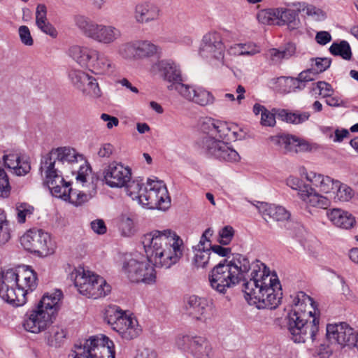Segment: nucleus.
<instances>
[{"label":"nucleus","mask_w":358,"mask_h":358,"mask_svg":"<svg viewBox=\"0 0 358 358\" xmlns=\"http://www.w3.org/2000/svg\"><path fill=\"white\" fill-rule=\"evenodd\" d=\"M142 243L149 263L131 259L122 266L133 282L155 283L156 271L152 265L170 268L182 259L185 248L181 237L170 229L152 230L144 235Z\"/></svg>","instance_id":"nucleus-1"},{"label":"nucleus","mask_w":358,"mask_h":358,"mask_svg":"<svg viewBox=\"0 0 358 358\" xmlns=\"http://www.w3.org/2000/svg\"><path fill=\"white\" fill-rule=\"evenodd\" d=\"M248 279L244 276L243 291L250 305L258 309H275L282 299L281 285L275 272L257 260L250 264Z\"/></svg>","instance_id":"nucleus-2"},{"label":"nucleus","mask_w":358,"mask_h":358,"mask_svg":"<svg viewBox=\"0 0 358 358\" xmlns=\"http://www.w3.org/2000/svg\"><path fill=\"white\" fill-rule=\"evenodd\" d=\"M291 310L287 317V327L294 343L315 342L319 331L320 311L316 303L303 292L290 296Z\"/></svg>","instance_id":"nucleus-3"},{"label":"nucleus","mask_w":358,"mask_h":358,"mask_svg":"<svg viewBox=\"0 0 358 358\" xmlns=\"http://www.w3.org/2000/svg\"><path fill=\"white\" fill-rule=\"evenodd\" d=\"M201 136L196 145L201 152L220 162L236 163L241 159L238 152L227 141L237 138V132L226 122L206 118L201 125Z\"/></svg>","instance_id":"nucleus-4"},{"label":"nucleus","mask_w":358,"mask_h":358,"mask_svg":"<svg viewBox=\"0 0 358 358\" xmlns=\"http://www.w3.org/2000/svg\"><path fill=\"white\" fill-rule=\"evenodd\" d=\"M248 259L240 254L231 261L224 259L215 266L208 274L211 288L224 294L227 289L238 284L250 271Z\"/></svg>","instance_id":"nucleus-5"},{"label":"nucleus","mask_w":358,"mask_h":358,"mask_svg":"<svg viewBox=\"0 0 358 358\" xmlns=\"http://www.w3.org/2000/svg\"><path fill=\"white\" fill-rule=\"evenodd\" d=\"M75 26L80 34L90 40L103 45L115 43L122 36V31L113 24L97 23L85 15L73 17Z\"/></svg>","instance_id":"nucleus-6"},{"label":"nucleus","mask_w":358,"mask_h":358,"mask_svg":"<svg viewBox=\"0 0 358 358\" xmlns=\"http://www.w3.org/2000/svg\"><path fill=\"white\" fill-rule=\"evenodd\" d=\"M83 160V156L70 147H60L52 149L41 160L40 171L45 174V182L55 180L56 177L63 178L59 171L61 165L74 164Z\"/></svg>","instance_id":"nucleus-7"},{"label":"nucleus","mask_w":358,"mask_h":358,"mask_svg":"<svg viewBox=\"0 0 358 358\" xmlns=\"http://www.w3.org/2000/svg\"><path fill=\"white\" fill-rule=\"evenodd\" d=\"M79 293L89 299H97L110 292V286L101 276L83 267L75 268L70 275Z\"/></svg>","instance_id":"nucleus-8"},{"label":"nucleus","mask_w":358,"mask_h":358,"mask_svg":"<svg viewBox=\"0 0 358 358\" xmlns=\"http://www.w3.org/2000/svg\"><path fill=\"white\" fill-rule=\"evenodd\" d=\"M113 342L105 335L90 336L83 343L76 344L73 358H115Z\"/></svg>","instance_id":"nucleus-9"},{"label":"nucleus","mask_w":358,"mask_h":358,"mask_svg":"<svg viewBox=\"0 0 358 358\" xmlns=\"http://www.w3.org/2000/svg\"><path fill=\"white\" fill-rule=\"evenodd\" d=\"M140 203L149 208L167 209L170 206L171 199L164 182L148 179L140 195Z\"/></svg>","instance_id":"nucleus-10"},{"label":"nucleus","mask_w":358,"mask_h":358,"mask_svg":"<svg viewBox=\"0 0 358 358\" xmlns=\"http://www.w3.org/2000/svg\"><path fill=\"white\" fill-rule=\"evenodd\" d=\"M199 52L212 65L223 66L224 64L225 45L222 34L216 31H211L204 34L200 43Z\"/></svg>","instance_id":"nucleus-11"},{"label":"nucleus","mask_w":358,"mask_h":358,"mask_svg":"<svg viewBox=\"0 0 358 358\" xmlns=\"http://www.w3.org/2000/svg\"><path fill=\"white\" fill-rule=\"evenodd\" d=\"M0 297L15 307L24 305L27 301L24 292L17 287L15 270L8 269L1 273L0 280Z\"/></svg>","instance_id":"nucleus-12"},{"label":"nucleus","mask_w":358,"mask_h":358,"mask_svg":"<svg viewBox=\"0 0 358 358\" xmlns=\"http://www.w3.org/2000/svg\"><path fill=\"white\" fill-rule=\"evenodd\" d=\"M52 196L69 201L76 206H79L87 202L92 194L70 187L71 184L64 180V178L56 177V181L47 183Z\"/></svg>","instance_id":"nucleus-13"},{"label":"nucleus","mask_w":358,"mask_h":358,"mask_svg":"<svg viewBox=\"0 0 358 358\" xmlns=\"http://www.w3.org/2000/svg\"><path fill=\"white\" fill-rule=\"evenodd\" d=\"M176 345L180 350L188 352L196 358H209L212 347L204 337L192 335H178Z\"/></svg>","instance_id":"nucleus-14"},{"label":"nucleus","mask_w":358,"mask_h":358,"mask_svg":"<svg viewBox=\"0 0 358 358\" xmlns=\"http://www.w3.org/2000/svg\"><path fill=\"white\" fill-rule=\"evenodd\" d=\"M210 304L204 297L196 295L184 299L183 315L191 320L206 322L210 317Z\"/></svg>","instance_id":"nucleus-15"},{"label":"nucleus","mask_w":358,"mask_h":358,"mask_svg":"<svg viewBox=\"0 0 358 358\" xmlns=\"http://www.w3.org/2000/svg\"><path fill=\"white\" fill-rule=\"evenodd\" d=\"M105 183L112 188H121L131 182V169L121 162H113L103 170Z\"/></svg>","instance_id":"nucleus-16"},{"label":"nucleus","mask_w":358,"mask_h":358,"mask_svg":"<svg viewBox=\"0 0 358 358\" xmlns=\"http://www.w3.org/2000/svg\"><path fill=\"white\" fill-rule=\"evenodd\" d=\"M326 336L331 344L341 347L355 345L356 347L357 334L347 323L330 324L327 326Z\"/></svg>","instance_id":"nucleus-17"},{"label":"nucleus","mask_w":358,"mask_h":358,"mask_svg":"<svg viewBox=\"0 0 358 358\" xmlns=\"http://www.w3.org/2000/svg\"><path fill=\"white\" fill-rule=\"evenodd\" d=\"M53 319L48 313L35 306L25 313L22 327L27 331L37 334L49 327L52 324Z\"/></svg>","instance_id":"nucleus-18"},{"label":"nucleus","mask_w":358,"mask_h":358,"mask_svg":"<svg viewBox=\"0 0 358 358\" xmlns=\"http://www.w3.org/2000/svg\"><path fill=\"white\" fill-rule=\"evenodd\" d=\"M310 67L301 72L298 77L289 78L295 90H301L305 88L306 83L314 80L317 75L326 71L331 65V59L327 57L310 59Z\"/></svg>","instance_id":"nucleus-19"},{"label":"nucleus","mask_w":358,"mask_h":358,"mask_svg":"<svg viewBox=\"0 0 358 358\" xmlns=\"http://www.w3.org/2000/svg\"><path fill=\"white\" fill-rule=\"evenodd\" d=\"M20 243L23 248L31 252L43 253L50 249V236L41 229H30L21 238Z\"/></svg>","instance_id":"nucleus-20"},{"label":"nucleus","mask_w":358,"mask_h":358,"mask_svg":"<svg viewBox=\"0 0 358 358\" xmlns=\"http://www.w3.org/2000/svg\"><path fill=\"white\" fill-rule=\"evenodd\" d=\"M153 68H157L160 72L164 80L170 83L169 90L177 92L178 85H185L180 65L172 59H162L155 64Z\"/></svg>","instance_id":"nucleus-21"},{"label":"nucleus","mask_w":358,"mask_h":358,"mask_svg":"<svg viewBox=\"0 0 358 358\" xmlns=\"http://www.w3.org/2000/svg\"><path fill=\"white\" fill-rule=\"evenodd\" d=\"M177 92L187 101L201 106L211 105L215 101V97L210 92L196 85H178Z\"/></svg>","instance_id":"nucleus-22"},{"label":"nucleus","mask_w":358,"mask_h":358,"mask_svg":"<svg viewBox=\"0 0 358 358\" xmlns=\"http://www.w3.org/2000/svg\"><path fill=\"white\" fill-rule=\"evenodd\" d=\"M270 140L285 154L297 153L307 148V145L302 139L293 135L274 136H271Z\"/></svg>","instance_id":"nucleus-23"},{"label":"nucleus","mask_w":358,"mask_h":358,"mask_svg":"<svg viewBox=\"0 0 358 358\" xmlns=\"http://www.w3.org/2000/svg\"><path fill=\"white\" fill-rule=\"evenodd\" d=\"M162 15L160 7L150 1L141 2L136 5L134 17L136 22L147 24L157 21Z\"/></svg>","instance_id":"nucleus-24"},{"label":"nucleus","mask_w":358,"mask_h":358,"mask_svg":"<svg viewBox=\"0 0 358 358\" xmlns=\"http://www.w3.org/2000/svg\"><path fill=\"white\" fill-rule=\"evenodd\" d=\"M114 331H117L122 338L132 340L140 335L142 329L134 316L125 313L123 317L116 324Z\"/></svg>","instance_id":"nucleus-25"},{"label":"nucleus","mask_w":358,"mask_h":358,"mask_svg":"<svg viewBox=\"0 0 358 358\" xmlns=\"http://www.w3.org/2000/svg\"><path fill=\"white\" fill-rule=\"evenodd\" d=\"M2 160L6 167L13 170L17 176H24L31 170V166L27 158L21 157L17 152H10L4 154Z\"/></svg>","instance_id":"nucleus-26"},{"label":"nucleus","mask_w":358,"mask_h":358,"mask_svg":"<svg viewBox=\"0 0 358 358\" xmlns=\"http://www.w3.org/2000/svg\"><path fill=\"white\" fill-rule=\"evenodd\" d=\"M96 49L87 45H73L67 55L81 67H90Z\"/></svg>","instance_id":"nucleus-27"},{"label":"nucleus","mask_w":358,"mask_h":358,"mask_svg":"<svg viewBox=\"0 0 358 358\" xmlns=\"http://www.w3.org/2000/svg\"><path fill=\"white\" fill-rule=\"evenodd\" d=\"M17 278V287L24 292V296L32 292L37 287V274L29 266H24L22 269L15 271Z\"/></svg>","instance_id":"nucleus-28"},{"label":"nucleus","mask_w":358,"mask_h":358,"mask_svg":"<svg viewBox=\"0 0 358 358\" xmlns=\"http://www.w3.org/2000/svg\"><path fill=\"white\" fill-rule=\"evenodd\" d=\"M93 71L100 75H110L116 71V64L113 59L105 52L96 50L90 66Z\"/></svg>","instance_id":"nucleus-29"},{"label":"nucleus","mask_w":358,"mask_h":358,"mask_svg":"<svg viewBox=\"0 0 358 358\" xmlns=\"http://www.w3.org/2000/svg\"><path fill=\"white\" fill-rule=\"evenodd\" d=\"M252 203L263 216H268V217L278 222L288 220L291 216L290 213L281 206L259 201H256V203Z\"/></svg>","instance_id":"nucleus-30"},{"label":"nucleus","mask_w":358,"mask_h":358,"mask_svg":"<svg viewBox=\"0 0 358 358\" xmlns=\"http://www.w3.org/2000/svg\"><path fill=\"white\" fill-rule=\"evenodd\" d=\"M299 196L309 206L325 209L330 205L327 197L315 192L308 185H304L303 189H300Z\"/></svg>","instance_id":"nucleus-31"},{"label":"nucleus","mask_w":358,"mask_h":358,"mask_svg":"<svg viewBox=\"0 0 358 358\" xmlns=\"http://www.w3.org/2000/svg\"><path fill=\"white\" fill-rule=\"evenodd\" d=\"M62 297V292L60 290H55L52 293H48L43 295L36 307L43 310L55 318L59 309V302Z\"/></svg>","instance_id":"nucleus-32"},{"label":"nucleus","mask_w":358,"mask_h":358,"mask_svg":"<svg viewBox=\"0 0 358 358\" xmlns=\"http://www.w3.org/2000/svg\"><path fill=\"white\" fill-rule=\"evenodd\" d=\"M117 227L122 236L131 237L136 232V217L131 212H124L116 219Z\"/></svg>","instance_id":"nucleus-33"},{"label":"nucleus","mask_w":358,"mask_h":358,"mask_svg":"<svg viewBox=\"0 0 358 358\" xmlns=\"http://www.w3.org/2000/svg\"><path fill=\"white\" fill-rule=\"evenodd\" d=\"M327 215L329 220L339 228L348 229L355 224V218L351 213L339 208L328 211Z\"/></svg>","instance_id":"nucleus-34"},{"label":"nucleus","mask_w":358,"mask_h":358,"mask_svg":"<svg viewBox=\"0 0 358 358\" xmlns=\"http://www.w3.org/2000/svg\"><path fill=\"white\" fill-rule=\"evenodd\" d=\"M306 178L313 185L318 187L320 191L323 193H329L335 189L336 180H334L329 176H325L315 172L310 171L306 173Z\"/></svg>","instance_id":"nucleus-35"},{"label":"nucleus","mask_w":358,"mask_h":358,"mask_svg":"<svg viewBox=\"0 0 358 358\" xmlns=\"http://www.w3.org/2000/svg\"><path fill=\"white\" fill-rule=\"evenodd\" d=\"M274 15L279 20V24H287L289 29H296L298 28L300 21L298 18V11L280 8L274 11Z\"/></svg>","instance_id":"nucleus-36"},{"label":"nucleus","mask_w":358,"mask_h":358,"mask_svg":"<svg viewBox=\"0 0 358 358\" xmlns=\"http://www.w3.org/2000/svg\"><path fill=\"white\" fill-rule=\"evenodd\" d=\"M277 118L289 124H299L307 121L310 117V113L296 110L294 112L286 109L279 108L275 110Z\"/></svg>","instance_id":"nucleus-37"},{"label":"nucleus","mask_w":358,"mask_h":358,"mask_svg":"<svg viewBox=\"0 0 358 358\" xmlns=\"http://www.w3.org/2000/svg\"><path fill=\"white\" fill-rule=\"evenodd\" d=\"M296 47L289 43L282 49L272 48L268 52V55L275 64L280 62L282 59H287L294 55Z\"/></svg>","instance_id":"nucleus-38"},{"label":"nucleus","mask_w":358,"mask_h":358,"mask_svg":"<svg viewBox=\"0 0 358 358\" xmlns=\"http://www.w3.org/2000/svg\"><path fill=\"white\" fill-rule=\"evenodd\" d=\"M137 59L148 58L158 52L159 48L149 41H136Z\"/></svg>","instance_id":"nucleus-39"},{"label":"nucleus","mask_w":358,"mask_h":358,"mask_svg":"<svg viewBox=\"0 0 358 358\" xmlns=\"http://www.w3.org/2000/svg\"><path fill=\"white\" fill-rule=\"evenodd\" d=\"M124 314L125 312L121 310L118 306L115 305L108 306L104 310V321L114 330V327H116V324L123 317Z\"/></svg>","instance_id":"nucleus-40"},{"label":"nucleus","mask_w":358,"mask_h":358,"mask_svg":"<svg viewBox=\"0 0 358 358\" xmlns=\"http://www.w3.org/2000/svg\"><path fill=\"white\" fill-rule=\"evenodd\" d=\"M334 199L342 202L349 201L355 195L354 190L348 185L336 180Z\"/></svg>","instance_id":"nucleus-41"},{"label":"nucleus","mask_w":358,"mask_h":358,"mask_svg":"<svg viewBox=\"0 0 358 358\" xmlns=\"http://www.w3.org/2000/svg\"><path fill=\"white\" fill-rule=\"evenodd\" d=\"M330 52L336 56H341L345 60H350L352 57V51L350 44L346 41L341 43H334L329 48Z\"/></svg>","instance_id":"nucleus-42"},{"label":"nucleus","mask_w":358,"mask_h":358,"mask_svg":"<svg viewBox=\"0 0 358 358\" xmlns=\"http://www.w3.org/2000/svg\"><path fill=\"white\" fill-rule=\"evenodd\" d=\"M194 255L192 259V265L196 268H206L210 259V250L194 249Z\"/></svg>","instance_id":"nucleus-43"},{"label":"nucleus","mask_w":358,"mask_h":358,"mask_svg":"<svg viewBox=\"0 0 358 358\" xmlns=\"http://www.w3.org/2000/svg\"><path fill=\"white\" fill-rule=\"evenodd\" d=\"M69 78L76 88L85 90V85L90 79V75L81 70L73 69L69 71Z\"/></svg>","instance_id":"nucleus-44"},{"label":"nucleus","mask_w":358,"mask_h":358,"mask_svg":"<svg viewBox=\"0 0 358 358\" xmlns=\"http://www.w3.org/2000/svg\"><path fill=\"white\" fill-rule=\"evenodd\" d=\"M10 224L6 213L0 210V245L6 244L10 238Z\"/></svg>","instance_id":"nucleus-45"},{"label":"nucleus","mask_w":358,"mask_h":358,"mask_svg":"<svg viewBox=\"0 0 358 358\" xmlns=\"http://www.w3.org/2000/svg\"><path fill=\"white\" fill-rule=\"evenodd\" d=\"M15 210L17 222L23 224L32 215L34 208L27 203H20L16 204Z\"/></svg>","instance_id":"nucleus-46"},{"label":"nucleus","mask_w":358,"mask_h":358,"mask_svg":"<svg viewBox=\"0 0 358 358\" xmlns=\"http://www.w3.org/2000/svg\"><path fill=\"white\" fill-rule=\"evenodd\" d=\"M136 47V41L122 43L118 48L117 53L120 57L126 59H137Z\"/></svg>","instance_id":"nucleus-47"},{"label":"nucleus","mask_w":358,"mask_h":358,"mask_svg":"<svg viewBox=\"0 0 358 358\" xmlns=\"http://www.w3.org/2000/svg\"><path fill=\"white\" fill-rule=\"evenodd\" d=\"M84 90H82L83 92L92 98H99L101 96V92L96 78L91 76H90L89 80L86 82Z\"/></svg>","instance_id":"nucleus-48"},{"label":"nucleus","mask_w":358,"mask_h":358,"mask_svg":"<svg viewBox=\"0 0 358 358\" xmlns=\"http://www.w3.org/2000/svg\"><path fill=\"white\" fill-rule=\"evenodd\" d=\"M66 337L64 330L59 327H54L50 332V336L48 339V344L52 347H59Z\"/></svg>","instance_id":"nucleus-49"},{"label":"nucleus","mask_w":358,"mask_h":358,"mask_svg":"<svg viewBox=\"0 0 358 358\" xmlns=\"http://www.w3.org/2000/svg\"><path fill=\"white\" fill-rule=\"evenodd\" d=\"M213 234V231L210 228L206 229L203 231L199 243L196 246L193 247V249L210 250V247H212L210 238Z\"/></svg>","instance_id":"nucleus-50"},{"label":"nucleus","mask_w":358,"mask_h":358,"mask_svg":"<svg viewBox=\"0 0 358 358\" xmlns=\"http://www.w3.org/2000/svg\"><path fill=\"white\" fill-rule=\"evenodd\" d=\"M10 186L8 177L4 169L0 167V197L6 198L9 196Z\"/></svg>","instance_id":"nucleus-51"},{"label":"nucleus","mask_w":358,"mask_h":358,"mask_svg":"<svg viewBox=\"0 0 358 358\" xmlns=\"http://www.w3.org/2000/svg\"><path fill=\"white\" fill-rule=\"evenodd\" d=\"M125 187H127V194L133 199H137L140 203V195L143 190L142 184L138 181H132L128 182Z\"/></svg>","instance_id":"nucleus-52"},{"label":"nucleus","mask_w":358,"mask_h":358,"mask_svg":"<svg viewBox=\"0 0 358 358\" xmlns=\"http://www.w3.org/2000/svg\"><path fill=\"white\" fill-rule=\"evenodd\" d=\"M82 164L79 166V169L77 173L76 180L80 182L82 184L87 182V179L92 173V169L89 164L87 163L84 159L80 161Z\"/></svg>","instance_id":"nucleus-53"},{"label":"nucleus","mask_w":358,"mask_h":358,"mask_svg":"<svg viewBox=\"0 0 358 358\" xmlns=\"http://www.w3.org/2000/svg\"><path fill=\"white\" fill-rule=\"evenodd\" d=\"M278 109L279 108H273L272 112L267 109L264 110L261 116V124L263 126L273 127L275 124V117H277L275 110Z\"/></svg>","instance_id":"nucleus-54"},{"label":"nucleus","mask_w":358,"mask_h":358,"mask_svg":"<svg viewBox=\"0 0 358 358\" xmlns=\"http://www.w3.org/2000/svg\"><path fill=\"white\" fill-rule=\"evenodd\" d=\"M18 34L22 43L27 46H31L34 40L31 35L29 29L25 25H22L18 29Z\"/></svg>","instance_id":"nucleus-55"},{"label":"nucleus","mask_w":358,"mask_h":358,"mask_svg":"<svg viewBox=\"0 0 358 358\" xmlns=\"http://www.w3.org/2000/svg\"><path fill=\"white\" fill-rule=\"evenodd\" d=\"M219 242L222 245H228L234 236V229L230 226H226L220 231Z\"/></svg>","instance_id":"nucleus-56"},{"label":"nucleus","mask_w":358,"mask_h":358,"mask_svg":"<svg viewBox=\"0 0 358 358\" xmlns=\"http://www.w3.org/2000/svg\"><path fill=\"white\" fill-rule=\"evenodd\" d=\"M306 13L311 16L315 20L320 21L325 19V13L319 8H317L313 5H308L305 9Z\"/></svg>","instance_id":"nucleus-57"},{"label":"nucleus","mask_w":358,"mask_h":358,"mask_svg":"<svg viewBox=\"0 0 358 358\" xmlns=\"http://www.w3.org/2000/svg\"><path fill=\"white\" fill-rule=\"evenodd\" d=\"M316 87L319 90V94L322 98H326L333 94L334 90L332 86L325 81H318L316 83Z\"/></svg>","instance_id":"nucleus-58"},{"label":"nucleus","mask_w":358,"mask_h":358,"mask_svg":"<svg viewBox=\"0 0 358 358\" xmlns=\"http://www.w3.org/2000/svg\"><path fill=\"white\" fill-rule=\"evenodd\" d=\"M37 27L43 33L49 35L52 38H56L57 36V31L56 29L48 22L46 20L41 24L36 25Z\"/></svg>","instance_id":"nucleus-59"},{"label":"nucleus","mask_w":358,"mask_h":358,"mask_svg":"<svg viewBox=\"0 0 358 358\" xmlns=\"http://www.w3.org/2000/svg\"><path fill=\"white\" fill-rule=\"evenodd\" d=\"M46 20H48L47 8L45 4L40 3L36 9V24L38 25Z\"/></svg>","instance_id":"nucleus-60"},{"label":"nucleus","mask_w":358,"mask_h":358,"mask_svg":"<svg viewBox=\"0 0 358 358\" xmlns=\"http://www.w3.org/2000/svg\"><path fill=\"white\" fill-rule=\"evenodd\" d=\"M91 229L97 234H104L107 231V227L104 221L102 219H96L90 223Z\"/></svg>","instance_id":"nucleus-61"},{"label":"nucleus","mask_w":358,"mask_h":358,"mask_svg":"<svg viewBox=\"0 0 358 358\" xmlns=\"http://www.w3.org/2000/svg\"><path fill=\"white\" fill-rule=\"evenodd\" d=\"M243 56H252L260 52L259 48L253 43H242Z\"/></svg>","instance_id":"nucleus-62"},{"label":"nucleus","mask_w":358,"mask_h":358,"mask_svg":"<svg viewBox=\"0 0 358 358\" xmlns=\"http://www.w3.org/2000/svg\"><path fill=\"white\" fill-rule=\"evenodd\" d=\"M210 251L220 257H226L231 253V250L230 248H224L220 245H213L210 247Z\"/></svg>","instance_id":"nucleus-63"},{"label":"nucleus","mask_w":358,"mask_h":358,"mask_svg":"<svg viewBox=\"0 0 358 358\" xmlns=\"http://www.w3.org/2000/svg\"><path fill=\"white\" fill-rule=\"evenodd\" d=\"M156 352L149 348L138 350L134 358H156Z\"/></svg>","instance_id":"nucleus-64"}]
</instances>
